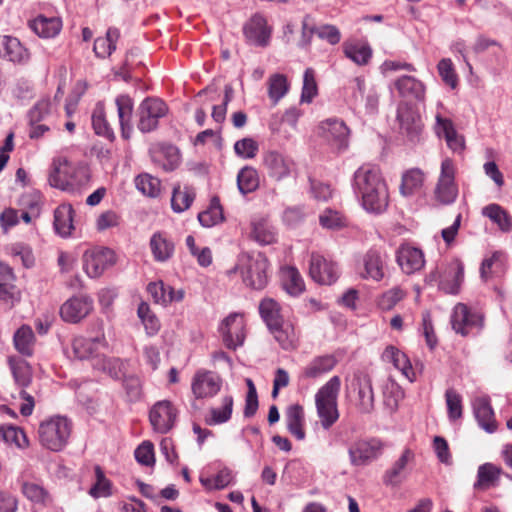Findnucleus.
I'll use <instances>...</instances> for the list:
<instances>
[{
  "mask_svg": "<svg viewBox=\"0 0 512 512\" xmlns=\"http://www.w3.org/2000/svg\"><path fill=\"white\" fill-rule=\"evenodd\" d=\"M341 379L335 375L331 377L315 394L317 416L323 429H330L339 419L338 394Z\"/></svg>",
  "mask_w": 512,
  "mask_h": 512,
  "instance_id": "nucleus-1",
  "label": "nucleus"
},
{
  "mask_svg": "<svg viewBox=\"0 0 512 512\" xmlns=\"http://www.w3.org/2000/svg\"><path fill=\"white\" fill-rule=\"evenodd\" d=\"M72 423L63 416H53L42 421L38 428L40 444L51 451H61L71 435Z\"/></svg>",
  "mask_w": 512,
  "mask_h": 512,
  "instance_id": "nucleus-2",
  "label": "nucleus"
},
{
  "mask_svg": "<svg viewBox=\"0 0 512 512\" xmlns=\"http://www.w3.org/2000/svg\"><path fill=\"white\" fill-rule=\"evenodd\" d=\"M8 364L14 383L19 389L18 398L23 400V403L19 406L20 413L23 416H29L32 414L35 406L34 396L27 391L33 381L32 367L27 361L18 357H9Z\"/></svg>",
  "mask_w": 512,
  "mask_h": 512,
  "instance_id": "nucleus-3",
  "label": "nucleus"
},
{
  "mask_svg": "<svg viewBox=\"0 0 512 512\" xmlns=\"http://www.w3.org/2000/svg\"><path fill=\"white\" fill-rule=\"evenodd\" d=\"M269 262L261 254H242L236 269L240 272L243 282L255 290H262L268 283L267 270Z\"/></svg>",
  "mask_w": 512,
  "mask_h": 512,
  "instance_id": "nucleus-4",
  "label": "nucleus"
},
{
  "mask_svg": "<svg viewBox=\"0 0 512 512\" xmlns=\"http://www.w3.org/2000/svg\"><path fill=\"white\" fill-rule=\"evenodd\" d=\"M484 320V314L480 310L464 303H457L450 317L452 329L463 337L480 333Z\"/></svg>",
  "mask_w": 512,
  "mask_h": 512,
  "instance_id": "nucleus-5",
  "label": "nucleus"
},
{
  "mask_svg": "<svg viewBox=\"0 0 512 512\" xmlns=\"http://www.w3.org/2000/svg\"><path fill=\"white\" fill-rule=\"evenodd\" d=\"M82 173V170L76 169L66 158L58 157L53 160L49 183L64 191H74L82 183L78 178Z\"/></svg>",
  "mask_w": 512,
  "mask_h": 512,
  "instance_id": "nucleus-6",
  "label": "nucleus"
},
{
  "mask_svg": "<svg viewBox=\"0 0 512 512\" xmlns=\"http://www.w3.org/2000/svg\"><path fill=\"white\" fill-rule=\"evenodd\" d=\"M349 394L353 395L355 406L361 413L370 414L374 411L375 395L372 378L369 374L355 373L350 384Z\"/></svg>",
  "mask_w": 512,
  "mask_h": 512,
  "instance_id": "nucleus-7",
  "label": "nucleus"
},
{
  "mask_svg": "<svg viewBox=\"0 0 512 512\" xmlns=\"http://www.w3.org/2000/svg\"><path fill=\"white\" fill-rule=\"evenodd\" d=\"M168 107L161 99L148 97L141 102L137 110L138 129L148 133L157 128L159 119L164 117Z\"/></svg>",
  "mask_w": 512,
  "mask_h": 512,
  "instance_id": "nucleus-8",
  "label": "nucleus"
},
{
  "mask_svg": "<svg viewBox=\"0 0 512 512\" xmlns=\"http://www.w3.org/2000/svg\"><path fill=\"white\" fill-rule=\"evenodd\" d=\"M245 328L246 322L243 314L236 312L229 314L219 327L224 345L232 350L242 346L246 338Z\"/></svg>",
  "mask_w": 512,
  "mask_h": 512,
  "instance_id": "nucleus-9",
  "label": "nucleus"
},
{
  "mask_svg": "<svg viewBox=\"0 0 512 512\" xmlns=\"http://www.w3.org/2000/svg\"><path fill=\"white\" fill-rule=\"evenodd\" d=\"M455 165L453 160L445 158L441 163L440 176L435 188V197L442 204L453 203L458 195L455 183Z\"/></svg>",
  "mask_w": 512,
  "mask_h": 512,
  "instance_id": "nucleus-10",
  "label": "nucleus"
},
{
  "mask_svg": "<svg viewBox=\"0 0 512 512\" xmlns=\"http://www.w3.org/2000/svg\"><path fill=\"white\" fill-rule=\"evenodd\" d=\"M178 411L169 400L156 402L150 409L149 421L154 431L166 434L175 425Z\"/></svg>",
  "mask_w": 512,
  "mask_h": 512,
  "instance_id": "nucleus-11",
  "label": "nucleus"
},
{
  "mask_svg": "<svg viewBox=\"0 0 512 512\" xmlns=\"http://www.w3.org/2000/svg\"><path fill=\"white\" fill-rule=\"evenodd\" d=\"M115 263V254L109 248H94L83 255V269L90 278L100 277Z\"/></svg>",
  "mask_w": 512,
  "mask_h": 512,
  "instance_id": "nucleus-12",
  "label": "nucleus"
},
{
  "mask_svg": "<svg viewBox=\"0 0 512 512\" xmlns=\"http://www.w3.org/2000/svg\"><path fill=\"white\" fill-rule=\"evenodd\" d=\"M222 387L221 377L213 371L200 369L193 376L191 389L197 399L214 397Z\"/></svg>",
  "mask_w": 512,
  "mask_h": 512,
  "instance_id": "nucleus-13",
  "label": "nucleus"
},
{
  "mask_svg": "<svg viewBox=\"0 0 512 512\" xmlns=\"http://www.w3.org/2000/svg\"><path fill=\"white\" fill-rule=\"evenodd\" d=\"M309 275L315 282L321 285H331L338 279L339 272L335 262L319 253H312L309 263Z\"/></svg>",
  "mask_w": 512,
  "mask_h": 512,
  "instance_id": "nucleus-14",
  "label": "nucleus"
},
{
  "mask_svg": "<svg viewBox=\"0 0 512 512\" xmlns=\"http://www.w3.org/2000/svg\"><path fill=\"white\" fill-rule=\"evenodd\" d=\"M439 287L449 294H457L464 279V265L458 258H454L440 268Z\"/></svg>",
  "mask_w": 512,
  "mask_h": 512,
  "instance_id": "nucleus-15",
  "label": "nucleus"
},
{
  "mask_svg": "<svg viewBox=\"0 0 512 512\" xmlns=\"http://www.w3.org/2000/svg\"><path fill=\"white\" fill-rule=\"evenodd\" d=\"M93 310V300L87 295L69 298L60 308L61 318L68 323H78Z\"/></svg>",
  "mask_w": 512,
  "mask_h": 512,
  "instance_id": "nucleus-16",
  "label": "nucleus"
},
{
  "mask_svg": "<svg viewBox=\"0 0 512 512\" xmlns=\"http://www.w3.org/2000/svg\"><path fill=\"white\" fill-rule=\"evenodd\" d=\"M106 348L107 342L104 335L95 338L79 336L72 341L74 356L80 360L90 359L92 364L97 362Z\"/></svg>",
  "mask_w": 512,
  "mask_h": 512,
  "instance_id": "nucleus-17",
  "label": "nucleus"
},
{
  "mask_svg": "<svg viewBox=\"0 0 512 512\" xmlns=\"http://www.w3.org/2000/svg\"><path fill=\"white\" fill-rule=\"evenodd\" d=\"M385 183L381 171L376 165L363 164L354 173L353 186L358 195H362Z\"/></svg>",
  "mask_w": 512,
  "mask_h": 512,
  "instance_id": "nucleus-18",
  "label": "nucleus"
},
{
  "mask_svg": "<svg viewBox=\"0 0 512 512\" xmlns=\"http://www.w3.org/2000/svg\"><path fill=\"white\" fill-rule=\"evenodd\" d=\"M382 444L377 439L357 440L348 449L350 462L355 466H363L381 453Z\"/></svg>",
  "mask_w": 512,
  "mask_h": 512,
  "instance_id": "nucleus-19",
  "label": "nucleus"
},
{
  "mask_svg": "<svg viewBox=\"0 0 512 512\" xmlns=\"http://www.w3.org/2000/svg\"><path fill=\"white\" fill-rule=\"evenodd\" d=\"M263 165L270 178L281 181L290 176L294 162L278 151H267L263 156Z\"/></svg>",
  "mask_w": 512,
  "mask_h": 512,
  "instance_id": "nucleus-20",
  "label": "nucleus"
},
{
  "mask_svg": "<svg viewBox=\"0 0 512 512\" xmlns=\"http://www.w3.org/2000/svg\"><path fill=\"white\" fill-rule=\"evenodd\" d=\"M397 120L401 133L405 134L410 141L419 138L423 124L419 113L408 104H401L397 110Z\"/></svg>",
  "mask_w": 512,
  "mask_h": 512,
  "instance_id": "nucleus-21",
  "label": "nucleus"
},
{
  "mask_svg": "<svg viewBox=\"0 0 512 512\" xmlns=\"http://www.w3.org/2000/svg\"><path fill=\"white\" fill-rule=\"evenodd\" d=\"M321 136L338 150L347 148L350 130L342 120L329 119L319 127Z\"/></svg>",
  "mask_w": 512,
  "mask_h": 512,
  "instance_id": "nucleus-22",
  "label": "nucleus"
},
{
  "mask_svg": "<svg viewBox=\"0 0 512 512\" xmlns=\"http://www.w3.org/2000/svg\"><path fill=\"white\" fill-rule=\"evenodd\" d=\"M396 261L401 270L407 274H413L424 267V253L421 249L409 244H402L396 251Z\"/></svg>",
  "mask_w": 512,
  "mask_h": 512,
  "instance_id": "nucleus-23",
  "label": "nucleus"
},
{
  "mask_svg": "<svg viewBox=\"0 0 512 512\" xmlns=\"http://www.w3.org/2000/svg\"><path fill=\"white\" fill-rule=\"evenodd\" d=\"M0 55L19 65L27 64L31 58V53L20 40L10 35L0 36Z\"/></svg>",
  "mask_w": 512,
  "mask_h": 512,
  "instance_id": "nucleus-24",
  "label": "nucleus"
},
{
  "mask_svg": "<svg viewBox=\"0 0 512 512\" xmlns=\"http://www.w3.org/2000/svg\"><path fill=\"white\" fill-rule=\"evenodd\" d=\"M360 276L363 279L381 281L385 276L386 256L377 250H369L362 260Z\"/></svg>",
  "mask_w": 512,
  "mask_h": 512,
  "instance_id": "nucleus-25",
  "label": "nucleus"
},
{
  "mask_svg": "<svg viewBox=\"0 0 512 512\" xmlns=\"http://www.w3.org/2000/svg\"><path fill=\"white\" fill-rule=\"evenodd\" d=\"M243 32L246 39L257 46L264 47L269 43L271 31L262 15L252 16L244 25Z\"/></svg>",
  "mask_w": 512,
  "mask_h": 512,
  "instance_id": "nucleus-26",
  "label": "nucleus"
},
{
  "mask_svg": "<svg viewBox=\"0 0 512 512\" xmlns=\"http://www.w3.org/2000/svg\"><path fill=\"white\" fill-rule=\"evenodd\" d=\"M15 275L11 267L0 262V300L13 307L21 299V292L14 284Z\"/></svg>",
  "mask_w": 512,
  "mask_h": 512,
  "instance_id": "nucleus-27",
  "label": "nucleus"
},
{
  "mask_svg": "<svg viewBox=\"0 0 512 512\" xmlns=\"http://www.w3.org/2000/svg\"><path fill=\"white\" fill-rule=\"evenodd\" d=\"M363 208L375 214L386 211L389 204V191L387 184L380 185L360 195Z\"/></svg>",
  "mask_w": 512,
  "mask_h": 512,
  "instance_id": "nucleus-28",
  "label": "nucleus"
},
{
  "mask_svg": "<svg viewBox=\"0 0 512 512\" xmlns=\"http://www.w3.org/2000/svg\"><path fill=\"white\" fill-rule=\"evenodd\" d=\"M472 406L478 424L489 433L495 432L497 423L490 399L486 396L478 397L473 401Z\"/></svg>",
  "mask_w": 512,
  "mask_h": 512,
  "instance_id": "nucleus-29",
  "label": "nucleus"
},
{
  "mask_svg": "<svg viewBox=\"0 0 512 512\" xmlns=\"http://www.w3.org/2000/svg\"><path fill=\"white\" fill-rule=\"evenodd\" d=\"M338 361L334 355L327 354L314 357L301 371L305 379H317L332 371Z\"/></svg>",
  "mask_w": 512,
  "mask_h": 512,
  "instance_id": "nucleus-30",
  "label": "nucleus"
},
{
  "mask_svg": "<svg viewBox=\"0 0 512 512\" xmlns=\"http://www.w3.org/2000/svg\"><path fill=\"white\" fill-rule=\"evenodd\" d=\"M147 292L156 304L167 306L174 301H181L184 297L182 290L175 291L166 286L163 281L151 282L147 285Z\"/></svg>",
  "mask_w": 512,
  "mask_h": 512,
  "instance_id": "nucleus-31",
  "label": "nucleus"
},
{
  "mask_svg": "<svg viewBox=\"0 0 512 512\" xmlns=\"http://www.w3.org/2000/svg\"><path fill=\"white\" fill-rule=\"evenodd\" d=\"M414 460V453L410 449H405L401 456L394 462L392 467L388 469L384 476L383 482L385 485L396 486L399 485L404 479V474L408 463Z\"/></svg>",
  "mask_w": 512,
  "mask_h": 512,
  "instance_id": "nucleus-32",
  "label": "nucleus"
},
{
  "mask_svg": "<svg viewBox=\"0 0 512 512\" xmlns=\"http://www.w3.org/2000/svg\"><path fill=\"white\" fill-rule=\"evenodd\" d=\"M150 249L157 262H165L173 256L175 244L166 233L157 232L150 239Z\"/></svg>",
  "mask_w": 512,
  "mask_h": 512,
  "instance_id": "nucleus-33",
  "label": "nucleus"
},
{
  "mask_svg": "<svg viewBox=\"0 0 512 512\" xmlns=\"http://www.w3.org/2000/svg\"><path fill=\"white\" fill-rule=\"evenodd\" d=\"M74 209L70 204H61L54 211V229L61 237H69L74 230Z\"/></svg>",
  "mask_w": 512,
  "mask_h": 512,
  "instance_id": "nucleus-34",
  "label": "nucleus"
},
{
  "mask_svg": "<svg viewBox=\"0 0 512 512\" xmlns=\"http://www.w3.org/2000/svg\"><path fill=\"white\" fill-rule=\"evenodd\" d=\"M287 429L297 440H303L306 436L304 424V408L300 404L290 405L285 412Z\"/></svg>",
  "mask_w": 512,
  "mask_h": 512,
  "instance_id": "nucleus-35",
  "label": "nucleus"
},
{
  "mask_svg": "<svg viewBox=\"0 0 512 512\" xmlns=\"http://www.w3.org/2000/svg\"><path fill=\"white\" fill-rule=\"evenodd\" d=\"M402 97L422 101L425 98L424 84L413 76H402L394 83Z\"/></svg>",
  "mask_w": 512,
  "mask_h": 512,
  "instance_id": "nucleus-36",
  "label": "nucleus"
},
{
  "mask_svg": "<svg viewBox=\"0 0 512 512\" xmlns=\"http://www.w3.org/2000/svg\"><path fill=\"white\" fill-rule=\"evenodd\" d=\"M30 29L41 38H53L57 36L62 28V22L57 17H45L39 15L29 21Z\"/></svg>",
  "mask_w": 512,
  "mask_h": 512,
  "instance_id": "nucleus-37",
  "label": "nucleus"
},
{
  "mask_svg": "<svg viewBox=\"0 0 512 512\" xmlns=\"http://www.w3.org/2000/svg\"><path fill=\"white\" fill-rule=\"evenodd\" d=\"M115 103L117 106L122 137L124 139H129L133 131V127L131 125L133 101L127 95H120L116 98Z\"/></svg>",
  "mask_w": 512,
  "mask_h": 512,
  "instance_id": "nucleus-38",
  "label": "nucleus"
},
{
  "mask_svg": "<svg viewBox=\"0 0 512 512\" xmlns=\"http://www.w3.org/2000/svg\"><path fill=\"white\" fill-rule=\"evenodd\" d=\"M275 340L284 350H293L298 345V334L294 325L289 321H283L276 327L269 328Z\"/></svg>",
  "mask_w": 512,
  "mask_h": 512,
  "instance_id": "nucleus-39",
  "label": "nucleus"
},
{
  "mask_svg": "<svg viewBox=\"0 0 512 512\" xmlns=\"http://www.w3.org/2000/svg\"><path fill=\"white\" fill-rule=\"evenodd\" d=\"M382 357L385 361L391 362L407 379H413L415 374L410 360L405 353L394 346H388L384 350Z\"/></svg>",
  "mask_w": 512,
  "mask_h": 512,
  "instance_id": "nucleus-40",
  "label": "nucleus"
},
{
  "mask_svg": "<svg viewBox=\"0 0 512 512\" xmlns=\"http://www.w3.org/2000/svg\"><path fill=\"white\" fill-rule=\"evenodd\" d=\"M502 468L492 463H484L479 466L477 471V480L474 483V489L486 490L497 484Z\"/></svg>",
  "mask_w": 512,
  "mask_h": 512,
  "instance_id": "nucleus-41",
  "label": "nucleus"
},
{
  "mask_svg": "<svg viewBox=\"0 0 512 512\" xmlns=\"http://www.w3.org/2000/svg\"><path fill=\"white\" fill-rule=\"evenodd\" d=\"M153 162L164 171L174 170L180 161L178 150L174 146H164L152 152Z\"/></svg>",
  "mask_w": 512,
  "mask_h": 512,
  "instance_id": "nucleus-42",
  "label": "nucleus"
},
{
  "mask_svg": "<svg viewBox=\"0 0 512 512\" xmlns=\"http://www.w3.org/2000/svg\"><path fill=\"white\" fill-rule=\"evenodd\" d=\"M344 55L357 65H366L372 57V49L368 44L361 42H345L343 44Z\"/></svg>",
  "mask_w": 512,
  "mask_h": 512,
  "instance_id": "nucleus-43",
  "label": "nucleus"
},
{
  "mask_svg": "<svg viewBox=\"0 0 512 512\" xmlns=\"http://www.w3.org/2000/svg\"><path fill=\"white\" fill-rule=\"evenodd\" d=\"M35 336L28 325H22L14 334L13 343L15 349L24 356H32L34 350Z\"/></svg>",
  "mask_w": 512,
  "mask_h": 512,
  "instance_id": "nucleus-44",
  "label": "nucleus"
},
{
  "mask_svg": "<svg viewBox=\"0 0 512 512\" xmlns=\"http://www.w3.org/2000/svg\"><path fill=\"white\" fill-rule=\"evenodd\" d=\"M259 312L268 328L276 327V325L285 321L281 315L279 303L272 298H264L260 302Z\"/></svg>",
  "mask_w": 512,
  "mask_h": 512,
  "instance_id": "nucleus-45",
  "label": "nucleus"
},
{
  "mask_svg": "<svg viewBox=\"0 0 512 512\" xmlns=\"http://www.w3.org/2000/svg\"><path fill=\"white\" fill-rule=\"evenodd\" d=\"M120 37L117 28H109L105 37H98L94 41L93 50L97 57L106 58L116 49V43Z\"/></svg>",
  "mask_w": 512,
  "mask_h": 512,
  "instance_id": "nucleus-46",
  "label": "nucleus"
},
{
  "mask_svg": "<svg viewBox=\"0 0 512 512\" xmlns=\"http://www.w3.org/2000/svg\"><path fill=\"white\" fill-rule=\"evenodd\" d=\"M234 400L231 395H225L221 399V407H213L209 410V418H206L208 425L226 423L231 419Z\"/></svg>",
  "mask_w": 512,
  "mask_h": 512,
  "instance_id": "nucleus-47",
  "label": "nucleus"
},
{
  "mask_svg": "<svg viewBox=\"0 0 512 512\" xmlns=\"http://www.w3.org/2000/svg\"><path fill=\"white\" fill-rule=\"evenodd\" d=\"M482 214L498 225L503 232L512 230V217L499 204H489L482 210Z\"/></svg>",
  "mask_w": 512,
  "mask_h": 512,
  "instance_id": "nucleus-48",
  "label": "nucleus"
},
{
  "mask_svg": "<svg viewBox=\"0 0 512 512\" xmlns=\"http://www.w3.org/2000/svg\"><path fill=\"white\" fill-rule=\"evenodd\" d=\"M92 127L97 135L109 140L114 138V131L107 121L105 107L102 102H98L93 110Z\"/></svg>",
  "mask_w": 512,
  "mask_h": 512,
  "instance_id": "nucleus-49",
  "label": "nucleus"
},
{
  "mask_svg": "<svg viewBox=\"0 0 512 512\" xmlns=\"http://www.w3.org/2000/svg\"><path fill=\"white\" fill-rule=\"evenodd\" d=\"M424 183V173L418 168H412L402 175L400 192L404 196H411L418 192Z\"/></svg>",
  "mask_w": 512,
  "mask_h": 512,
  "instance_id": "nucleus-50",
  "label": "nucleus"
},
{
  "mask_svg": "<svg viewBox=\"0 0 512 512\" xmlns=\"http://www.w3.org/2000/svg\"><path fill=\"white\" fill-rule=\"evenodd\" d=\"M268 96L276 105L289 91L290 85L284 74H272L267 80Z\"/></svg>",
  "mask_w": 512,
  "mask_h": 512,
  "instance_id": "nucleus-51",
  "label": "nucleus"
},
{
  "mask_svg": "<svg viewBox=\"0 0 512 512\" xmlns=\"http://www.w3.org/2000/svg\"><path fill=\"white\" fill-rule=\"evenodd\" d=\"M194 198L195 191L193 188L188 186L181 188L178 185L173 189L171 207L177 213L183 212L191 206Z\"/></svg>",
  "mask_w": 512,
  "mask_h": 512,
  "instance_id": "nucleus-52",
  "label": "nucleus"
},
{
  "mask_svg": "<svg viewBox=\"0 0 512 512\" xmlns=\"http://www.w3.org/2000/svg\"><path fill=\"white\" fill-rule=\"evenodd\" d=\"M283 286L292 296H298L305 289L304 280L295 267H287L283 270Z\"/></svg>",
  "mask_w": 512,
  "mask_h": 512,
  "instance_id": "nucleus-53",
  "label": "nucleus"
},
{
  "mask_svg": "<svg viewBox=\"0 0 512 512\" xmlns=\"http://www.w3.org/2000/svg\"><path fill=\"white\" fill-rule=\"evenodd\" d=\"M237 185L242 194L255 191L259 186V176L256 169L246 166L237 175Z\"/></svg>",
  "mask_w": 512,
  "mask_h": 512,
  "instance_id": "nucleus-54",
  "label": "nucleus"
},
{
  "mask_svg": "<svg viewBox=\"0 0 512 512\" xmlns=\"http://www.w3.org/2000/svg\"><path fill=\"white\" fill-rule=\"evenodd\" d=\"M406 296V290L400 286H395L386 290L378 297L377 305L383 311H390Z\"/></svg>",
  "mask_w": 512,
  "mask_h": 512,
  "instance_id": "nucleus-55",
  "label": "nucleus"
},
{
  "mask_svg": "<svg viewBox=\"0 0 512 512\" xmlns=\"http://www.w3.org/2000/svg\"><path fill=\"white\" fill-rule=\"evenodd\" d=\"M95 369L107 373L114 379H121L124 377V364L118 358H106L103 354L93 363Z\"/></svg>",
  "mask_w": 512,
  "mask_h": 512,
  "instance_id": "nucleus-56",
  "label": "nucleus"
},
{
  "mask_svg": "<svg viewBox=\"0 0 512 512\" xmlns=\"http://www.w3.org/2000/svg\"><path fill=\"white\" fill-rule=\"evenodd\" d=\"M95 483L91 486L89 494L94 498L109 497L112 494L111 481L105 476L104 471L99 465L94 467Z\"/></svg>",
  "mask_w": 512,
  "mask_h": 512,
  "instance_id": "nucleus-57",
  "label": "nucleus"
},
{
  "mask_svg": "<svg viewBox=\"0 0 512 512\" xmlns=\"http://www.w3.org/2000/svg\"><path fill=\"white\" fill-rule=\"evenodd\" d=\"M135 185L142 194L152 198L157 197L161 191V181L148 173L138 175Z\"/></svg>",
  "mask_w": 512,
  "mask_h": 512,
  "instance_id": "nucleus-58",
  "label": "nucleus"
},
{
  "mask_svg": "<svg viewBox=\"0 0 512 512\" xmlns=\"http://www.w3.org/2000/svg\"><path fill=\"white\" fill-rule=\"evenodd\" d=\"M23 494L32 502L47 505L51 502L48 491L41 485L34 482H25L22 485Z\"/></svg>",
  "mask_w": 512,
  "mask_h": 512,
  "instance_id": "nucleus-59",
  "label": "nucleus"
},
{
  "mask_svg": "<svg viewBox=\"0 0 512 512\" xmlns=\"http://www.w3.org/2000/svg\"><path fill=\"white\" fill-rule=\"evenodd\" d=\"M445 400L448 418L451 421L460 419L463 415L462 396L455 389L449 388L445 392Z\"/></svg>",
  "mask_w": 512,
  "mask_h": 512,
  "instance_id": "nucleus-60",
  "label": "nucleus"
},
{
  "mask_svg": "<svg viewBox=\"0 0 512 512\" xmlns=\"http://www.w3.org/2000/svg\"><path fill=\"white\" fill-rule=\"evenodd\" d=\"M137 314L141 319L147 334L154 335L159 331L160 322L155 314L152 313L148 303L141 302L138 306Z\"/></svg>",
  "mask_w": 512,
  "mask_h": 512,
  "instance_id": "nucleus-61",
  "label": "nucleus"
},
{
  "mask_svg": "<svg viewBox=\"0 0 512 512\" xmlns=\"http://www.w3.org/2000/svg\"><path fill=\"white\" fill-rule=\"evenodd\" d=\"M200 224L204 227H212L223 220L222 207L217 199H213L209 208L198 215Z\"/></svg>",
  "mask_w": 512,
  "mask_h": 512,
  "instance_id": "nucleus-62",
  "label": "nucleus"
},
{
  "mask_svg": "<svg viewBox=\"0 0 512 512\" xmlns=\"http://www.w3.org/2000/svg\"><path fill=\"white\" fill-rule=\"evenodd\" d=\"M504 271V261L501 253H494L490 258L483 260L480 273L481 277L487 280L493 275H500Z\"/></svg>",
  "mask_w": 512,
  "mask_h": 512,
  "instance_id": "nucleus-63",
  "label": "nucleus"
},
{
  "mask_svg": "<svg viewBox=\"0 0 512 512\" xmlns=\"http://www.w3.org/2000/svg\"><path fill=\"white\" fill-rule=\"evenodd\" d=\"M0 440L6 443H14L19 448H25L29 445L24 431L13 426L0 428Z\"/></svg>",
  "mask_w": 512,
  "mask_h": 512,
  "instance_id": "nucleus-64",
  "label": "nucleus"
}]
</instances>
